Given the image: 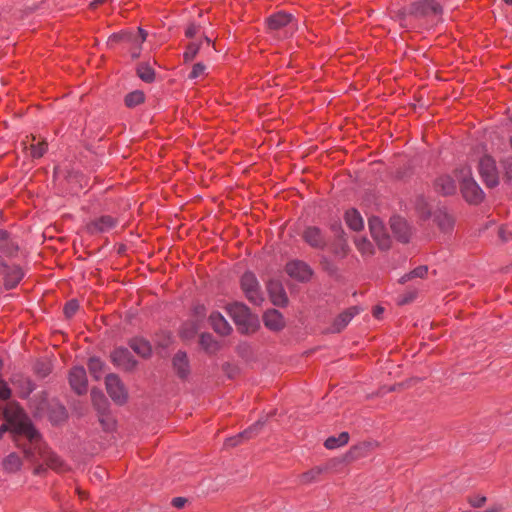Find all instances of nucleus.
I'll return each instance as SVG.
<instances>
[{
    "label": "nucleus",
    "instance_id": "29",
    "mask_svg": "<svg viewBox=\"0 0 512 512\" xmlns=\"http://www.w3.org/2000/svg\"><path fill=\"white\" fill-rule=\"evenodd\" d=\"M130 347L135 353L144 358L149 357L152 352L149 342L144 339L135 338L131 340Z\"/></svg>",
    "mask_w": 512,
    "mask_h": 512
},
{
    "label": "nucleus",
    "instance_id": "6",
    "mask_svg": "<svg viewBox=\"0 0 512 512\" xmlns=\"http://www.w3.org/2000/svg\"><path fill=\"white\" fill-rule=\"evenodd\" d=\"M457 173L463 198L470 204L480 203L484 198V192L472 177L471 169L465 167Z\"/></svg>",
    "mask_w": 512,
    "mask_h": 512
},
{
    "label": "nucleus",
    "instance_id": "49",
    "mask_svg": "<svg viewBox=\"0 0 512 512\" xmlns=\"http://www.w3.org/2000/svg\"><path fill=\"white\" fill-rule=\"evenodd\" d=\"M91 397L95 405H100V402L106 403L105 396L101 392H97L95 389L91 391Z\"/></svg>",
    "mask_w": 512,
    "mask_h": 512
},
{
    "label": "nucleus",
    "instance_id": "52",
    "mask_svg": "<svg viewBox=\"0 0 512 512\" xmlns=\"http://www.w3.org/2000/svg\"><path fill=\"white\" fill-rule=\"evenodd\" d=\"M187 502V499L186 498H183V497H176L172 500V505L175 507V508H183L185 506Z\"/></svg>",
    "mask_w": 512,
    "mask_h": 512
},
{
    "label": "nucleus",
    "instance_id": "3",
    "mask_svg": "<svg viewBox=\"0 0 512 512\" xmlns=\"http://www.w3.org/2000/svg\"><path fill=\"white\" fill-rule=\"evenodd\" d=\"M368 228L372 239L381 250L390 248L391 231L395 238L402 243H407L412 235L410 226H368Z\"/></svg>",
    "mask_w": 512,
    "mask_h": 512
},
{
    "label": "nucleus",
    "instance_id": "41",
    "mask_svg": "<svg viewBox=\"0 0 512 512\" xmlns=\"http://www.w3.org/2000/svg\"><path fill=\"white\" fill-rule=\"evenodd\" d=\"M128 37L129 42H132L134 44H142L147 38V32L144 31L142 28H139L137 35L128 34Z\"/></svg>",
    "mask_w": 512,
    "mask_h": 512
},
{
    "label": "nucleus",
    "instance_id": "22",
    "mask_svg": "<svg viewBox=\"0 0 512 512\" xmlns=\"http://www.w3.org/2000/svg\"><path fill=\"white\" fill-rule=\"evenodd\" d=\"M173 369L177 376L186 379L190 374V366L187 354L184 351H178L172 359Z\"/></svg>",
    "mask_w": 512,
    "mask_h": 512
},
{
    "label": "nucleus",
    "instance_id": "2",
    "mask_svg": "<svg viewBox=\"0 0 512 512\" xmlns=\"http://www.w3.org/2000/svg\"><path fill=\"white\" fill-rule=\"evenodd\" d=\"M4 417L7 423L0 426V439H2L5 432L10 431L15 445L22 450L24 457L29 462H35L37 460L36 454L31 450V447H28L26 435L14 430L17 422H23L25 420L32 423L31 420L24 413L23 409L16 404H8L5 407Z\"/></svg>",
    "mask_w": 512,
    "mask_h": 512
},
{
    "label": "nucleus",
    "instance_id": "27",
    "mask_svg": "<svg viewBox=\"0 0 512 512\" xmlns=\"http://www.w3.org/2000/svg\"><path fill=\"white\" fill-rule=\"evenodd\" d=\"M1 465L5 473L11 474L20 471L23 462L21 457L17 453L12 452L8 454L5 458H3Z\"/></svg>",
    "mask_w": 512,
    "mask_h": 512
},
{
    "label": "nucleus",
    "instance_id": "46",
    "mask_svg": "<svg viewBox=\"0 0 512 512\" xmlns=\"http://www.w3.org/2000/svg\"><path fill=\"white\" fill-rule=\"evenodd\" d=\"M205 69H206L205 65H203L202 63H196L193 66L192 71L189 74V78L195 79V78L203 75L205 72Z\"/></svg>",
    "mask_w": 512,
    "mask_h": 512
},
{
    "label": "nucleus",
    "instance_id": "33",
    "mask_svg": "<svg viewBox=\"0 0 512 512\" xmlns=\"http://www.w3.org/2000/svg\"><path fill=\"white\" fill-rule=\"evenodd\" d=\"M322 472L323 469L321 467H313L312 469L300 474L299 481L301 484H310L317 481Z\"/></svg>",
    "mask_w": 512,
    "mask_h": 512
},
{
    "label": "nucleus",
    "instance_id": "16",
    "mask_svg": "<svg viewBox=\"0 0 512 512\" xmlns=\"http://www.w3.org/2000/svg\"><path fill=\"white\" fill-rule=\"evenodd\" d=\"M359 311L360 310L357 306H352L344 310L333 320L332 325L329 328V332H341L350 323V321L359 313Z\"/></svg>",
    "mask_w": 512,
    "mask_h": 512
},
{
    "label": "nucleus",
    "instance_id": "13",
    "mask_svg": "<svg viewBox=\"0 0 512 512\" xmlns=\"http://www.w3.org/2000/svg\"><path fill=\"white\" fill-rule=\"evenodd\" d=\"M294 17L291 14H288L283 11H279L277 13H274L270 15L266 19V25L269 32L278 31L284 27H287L289 25H293Z\"/></svg>",
    "mask_w": 512,
    "mask_h": 512
},
{
    "label": "nucleus",
    "instance_id": "18",
    "mask_svg": "<svg viewBox=\"0 0 512 512\" xmlns=\"http://www.w3.org/2000/svg\"><path fill=\"white\" fill-rule=\"evenodd\" d=\"M358 234L354 238L355 246L363 257H371L374 255L375 250L372 242L365 234H361L364 226H351Z\"/></svg>",
    "mask_w": 512,
    "mask_h": 512
},
{
    "label": "nucleus",
    "instance_id": "43",
    "mask_svg": "<svg viewBox=\"0 0 512 512\" xmlns=\"http://www.w3.org/2000/svg\"><path fill=\"white\" fill-rule=\"evenodd\" d=\"M468 502L472 507L480 508L486 503V497L480 495L469 496Z\"/></svg>",
    "mask_w": 512,
    "mask_h": 512
},
{
    "label": "nucleus",
    "instance_id": "31",
    "mask_svg": "<svg viewBox=\"0 0 512 512\" xmlns=\"http://www.w3.org/2000/svg\"><path fill=\"white\" fill-rule=\"evenodd\" d=\"M428 274V267L426 265H421L413 269L407 274H404L400 279L399 282L401 284H405L406 282L414 279V278H425Z\"/></svg>",
    "mask_w": 512,
    "mask_h": 512
},
{
    "label": "nucleus",
    "instance_id": "42",
    "mask_svg": "<svg viewBox=\"0 0 512 512\" xmlns=\"http://www.w3.org/2000/svg\"><path fill=\"white\" fill-rule=\"evenodd\" d=\"M78 308H79V305L76 300H71V301L67 302L66 305L64 306V313H65L66 317H68V318L72 317L77 312Z\"/></svg>",
    "mask_w": 512,
    "mask_h": 512
},
{
    "label": "nucleus",
    "instance_id": "32",
    "mask_svg": "<svg viewBox=\"0 0 512 512\" xmlns=\"http://www.w3.org/2000/svg\"><path fill=\"white\" fill-rule=\"evenodd\" d=\"M30 154L33 158H40L47 151V143L45 140L36 142V137L31 136Z\"/></svg>",
    "mask_w": 512,
    "mask_h": 512
},
{
    "label": "nucleus",
    "instance_id": "61",
    "mask_svg": "<svg viewBox=\"0 0 512 512\" xmlns=\"http://www.w3.org/2000/svg\"><path fill=\"white\" fill-rule=\"evenodd\" d=\"M49 372H50L49 368L44 369V372L41 374L42 377H45L46 375H48Z\"/></svg>",
    "mask_w": 512,
    "mask_h": 512
},
{
    "label": "nucleus",
    "instance_id": "58",
    "mask_svg": "<svg viewBox=\"0 0 512 512\" xmlns=\"http://www.w3.org/2000/svg\"><path fill=\"white\" fill-rule=\"evenodd\" d=\"M101 224H103V225L113 224V220L110 217H104V218H102Z\"/></svg>",
    "mask_w": 512,
    "mask_h": 512
},
{
    "label": "nucleus",
    "instance_id": "45",
    "mask_svg": "<svg viewBox=\"0 0 512 512\" xmlns=\"http://www.w3.org/2000/svg\"><path fill=\"white\" fill-rule=\"evenodd\" d=\"M497 234L502 242H507L512 239V232L507 229V226H499Z\"/></svg>",
    "mask_w": 512,
    "mask_h": 512
},
{
    "label": "nucleus",
    "instance_id": "50",
    "mask_svg": "<svg viewBox=\"0 0 512 512\" xmlns=\"http://www.w3.org/2000/svg\"><path fill=\"white\" fill-rule=\"evenodd\" d=\"M129 37H128V33H124V34H113L112 36L109 37L108 39V45L112 46L113 43H116L120 40H126L128 41Z\"/></svg>",
    "mask_w": 512,
    "mask_h": 512
},
{
    "label": "nucleus",
    "instance_id": "11",
    "mask_svg": "<svg viewBox=\"0 0 512 512\" xmlns=\"http://www.w3.org/2000/svg\"><path fill=\"white\" fill-rule=\"evenodd\" d=\"M69 383L78 395H83L87 392V376L83 367H74L69 373Z\"/></svg>",
    "mask_w": 512,
    "mask_h": 512
},
{
    "label": "nucleus",
    "instance_id": "14",
    "mask_svg": "<svg viewBox=\"0 0 512 512\" xmlns=\"http://www.w3.org/2000/svg\"><path fill=\"white\" fill-rule=\"evenodd\" d=\"M112 362L127 371L133 370L136 366V361L133 359L130 351L126 348H116L111 354Z\"/></svg>",
    "mask_w": 512,
    "mask_h": 512
},
{
    "label": "nucleus",
    "instance_id": "15",
    "mask_svg": "<svg viewBox=\"0 0 512 512\" xmlns=\"http://www.w3.org/2000/svg\"><path fill=\"white\" fill-rule=\"evenodd\" d=\"M303 238L314 248H323L328 242L326 233H323L317 226H308L303 232Z\"/></svg>",
    "mask_w": 512,
    "mask_h": 512
},
{
    "label": "nucleus",
    "instance_id": "62",
    "mask_svg": "<svg viewBox=\"0 0 512 512\" xmlns=\"http://www.w3.org/2000/svg\"><path fill=\"white\" fill-rule=\"evenodd\" d=\"M1 221H5V219H4V215H3V213H2V212H0V222H1Z\"/></svg>",
    "mask_w": 512,
    "mask_h": 512
},
{
    "label": "nucleus",
    "instance_id": "24",
    "mask_svg": "<svg viewBox=\"0 0 512 512\" xmlns=\"http://www.w3.org/2000/svg\"><path fill=\"white\" fill-rule=\"evenodd\" d=\"M263 322L267 328L279 331L284 327L283 315L276 309L268 310L263 315Z\"/></svg>",
    "mask_w": 512,
    "mask_h": 512
},
{
    "label": "nucleus",
    "instance_id": "17",
    "mask_svg": "<svg viewBox=\"0 0 512 512\" xmlns=\"http://www.w3.org/2000/svg\"><path fill=\"white\" fill-rule=\"evenodd\" d=\"M264 423V421L259 420L255 424L250 426L248 429L239 433L238 435L227 438L224 442V446L227 448H233L241 444L243 440H248L252 438L259 432V430L263 427Z\"/></svg>",
    "mask_w": 512,
    "mask_h": 512
},
{
    "label": "nucleus",
    "instance_id": "47",
    "mask_svg": "<svg viewBox=\"0 0 512 512\" xmlns=\"http://www.w3.org/2000/svg\"><path fill=\"white\" fill-rule=\"evenodd\" d=\"M503 165L505 168V175L507 181L512 184V159L508 158L503 161Z\"/></svg>",
    "mask_w": 512,
    "mask_h": 512
},
{
    "label": "nucleus",
    "instance_id": "21",
    "mask_svg": "<svg viewBox=\"0 0 512 512\" xmlns=\"http://www.w3.org/2000/svg\"><path fill=\"white\" fill-rule=\"evenodd\" d=\"M442 12V6L437 0H422L413 3L411 6V13L417 16H425L429 13L439 14Z\"/></svg>",
    "mask_w": 512,
    "mask_h": 512
},
{
    "label": "nucleus",
    "instance_id": "38",
    "mask_svg": "<svg viewBox=\"0 0 512 512\" xmlns=\"http://www.w3.org/2000/svg\"><path fill=\"white\" fill-rule=\"evenodd\" d=\"M346 224H363V218L356 209H349L345 213Z\"/></svg>",
    "mask_w": 512,
    "mask_h": 512
},
{
    "label": "nucleus",
    "instance_id": "30",
    "mask_svg": "<svg viewBox=\"0 0 512 512\" xmlns=\"http://www.w3.org/2000/svg\"><path fill=\"white\" fill-rule=\"evenodd\" d=\"M349 441V434L341 432L338 436H330L325 440L324 446L327 449H336L346 445Z\"/></svg>",
    "mask_w": 512,
    "mask_h": 512
},
{
    "label": "nucleus",
    "instance_id": "35",
    "mask_svg": "<svg viewBox=\"0 0 512 512\" xmlns=\"http://www.w3.org/2000/svg\"><path fill=\"white\" fill-rule=\"evenodd\" d=\"M103 367H104V364H103V362L99 358L92 357V358L89 359L88 369H89L90 374L96 380L100 379V377H101V375L103 373Z\"/></svg>",
    "mask_w": 512,
    "mask_h": 512
},
{
    "label": "nucleus",
    "instance_id": "20",
    "mask_svg": "<svg viewBox=\"0 0 512 512\" xmlns=\"http://www.w3.org/2000/svg\"><path fill=\"white\" fill-rule=\"evenodd\" d=\"M270 299L275 306L285 307L288 304V296L282 284L278 281H270L267 285Z\"/></svg>",
    "mask_w": 512,
    "mask_h": 512
},
{
    "label": "nucleus",
    "instance_id": "39",
    "mask_svg": "<svg viewBox=\"0 0 512 512\" xmlns=\"http://www.w3.org/2000/svg\"><path fill=\"white\" fill-rule=\"evenodd\" d=\"M377 446L378 444L376 442L365 441L354 446L352 449L354 451H359V453L363 455L374 450Z\"/></svg>",
    "mask_w": 512,
    "mask_h": 512
},
{
    "label": "nucleus",
    "instance_id": "28",
    "mask_svg": "<svg viewBox=\"0 0 512 512\" xmlns=\"http://www.w3.org/2000/svg\"><path fill=\"white\" fill-rule=\"evenodd\" d=\"M199 343L201 347L209 354H215L221 348L220 343L216 341L214 337L209 333L201 334Z\"/></svg>",
    "mask_w": 512,
    "mask_h": 512
},
{
    "label": "nucleus",
    "instance_id": "59",
    "mask_svg": "<svg viewBox=\"0 0 512 512\" xmlns=\"http://www.w3.org/2000/svg\"><path fill=\"white\" fill-rule=\"evenodd\" d=\"M137 45H138L137 50H135V51L132 53V57H134V58L139 57V54H140V46H141V44H137Z\"/></svg>",
    "mask_w": 512,
    "mask_h": 512
},
{
    "label": "nucleus",
    "instance_id": "23",
    "mask_svg": "<svg viewBox=\"0 0 512 512\" xmlns=\"http://www.w3.org/2000/svg\"><path fill=\"white\" fill-rule=\"evenodd\" d=\"M434 190L443 195H452L456 191L455 181L449 175H442L435 179Z\"/></svg>",
    "mask_w": 512,
    "mask_h": 512
},
{
    "label": "nucleus",
    "instance_id": "36",
    "mask_svg": "<svg viewBox=\"0 0 512 512\" xmlns=\"http://www.w3.org/2000/svg\"><path fill=\"white\" fill-rule=\"evenodd\" d=\"M145 96L142 91L135 90L125 97V104L129 108L136 107L137 105L144 102Z\"/></svg>",
    "mask_w": 512,
    "mask_h": 512
},
{
    "label": "nucleus",
    "instance_id": "40",
    "mask_svg": "<svg viewBox=\"0 0 512 512\" xmlns=\"http://www.w3.org/2000/svg\"><path fill=\"white\" fill-rule=\"evenodd\" d=\"M199 51V44L192 42L188 45L186 51L184 52L185 61H191Z\"/></svg>",
    "mask_w": 512,
    "mask_h": 512
},
{
    "label": "nucleus",
    "instance_id": "19",
    "mask_svg": "<svg viewBox=\"0 0 512 512\" xmlns=\"http://www.w3.org/2000/svg\"><path fill=\"white\" fill-rule=\"evenodd\" d=\"M3 281L6 289H12L18 285L24 276L22 268L18 265H3Z\"/></svg>",
    "mask_w": 512,
    "mask_h": 512
},
{
    "label": "nucleus",
    "instance_id": "44",
    "mask_svg": "<svg viewBox=\"0 0 512 512\" xmlns=\"http://www.w3.org/2000/svg\"><path fill=\"white\" fill-rule=\"evenodd\" d=\"M416 296H417L416 290L407 291L405 294H403L399 298L398 303L400 305L408 304V303L412 302L416 298Z\"/></svg>",
    "mask_w": 512,
    "mask_h": 512
},
{
    "label": "nucleus",
    "instance_id": "64",
    "mask_svg": "<svg viewBox=\"0 0 512 512\" xmlns=\"http://www.w3.org/2000/svg\"><path fill=\"white\" fill-rule=\"evenodd\" d=\"M2 366H3V363H2V361L0 360V370L2 369Z\"/></svg>",
    "mask_w": 512,
    "mask_h": 512
},
{
    "label": "nucleus",
    "instance_id": "4",
    "mask_svg": "<svg viewBox=\"0 0 512 512\" xmlns=\"http://www.w3.org/2000/svg\"><path fill=\"white\" fill-rule=\"evenodd\" d=\"M415 208L423 221H431L436 224H452L456 221L454 213L445 206H432L422 195L417 197Z\"/></svg>",
    "mask_w": 512,
    "mask_h": 512
},
{
    "label": "nucleus",
    "instance_id": "55",
    "mask_svg": "<svg viewBox=\"0 0 512 512\" xmlns=\"http://www.w3.org/2000/svg\"><path fill=\"white\" fill-rule=\"evenodd\" d=\"M35 465L36 466H35L34 471H33V473L35 475H40L41 473L46 471V468L44 467L43 464H39V462H37Z\"/></svg>",
    "mask_w": 512,
    "mask_h": 512
},
{
    "label": "nucleus",
    "instance_id": "8",
    "mask_svg": "<svg viewBox=\"0 0 512 512\" xmlns=\"http://www.w3.org/2000/svg\"><path fill=\"white\" fill-rule=\"evenodd\" d=\"M105 385L108 395L116 404L123 405L127 402L128 392L118 375L108 374L105 378Z\"/></svg>",
    "mask_w": 512,
    "mask_h": 512
},
{
    "label": "nucleus",
    "instance_id": "51",
    "mask_svg": "<svg viewBox=\"0 0 512 512\" xmlns=\"http://www.w3.org/2000/svg\"><path fill=\"white\" fill-rule=\"evenodd\" d=\"M320 264L322 268L327 271L329 274H332L335 272L336 268L328 261L327 258L323 257L320 261Z\"/></svg>",
    "mask_w": 512,
    "mask_h": 512
},
{
    "label": "nucleus",
    "instance_id": "7",
    "mask_svg": "<svg viewBox=\"0 0 512 512\" xmlns=\"http://www.w3.org/2000/svg\"><path fill=\"white\" fill-rule=\"evenodd\" d=\"M240 285L246 298L253 304L259 305L263 296L256 276L252 272H245L240 280Z\"/></svg>",
    "mask_w": 512,
    "mask_h": 512
},
{
    "label": "nucleus",
    "instance_id": "12",
    "mask_svg": "<svg viewBox=\"0 0 512 512\" xmlns=\"http://www.w3.org/2000/svg\"><path fill=\"white\" fill-rule=\"evenodd\" d=\"M331 231L336 238L331 244V252L336 258L343 259L348 255L350 248L343 238L341 226H331Z\"/></svg>",
    "mask_w": 512,
    "mask_h": 512
},
{
    "label": "nucleus",
    "instance_id": "56",
    "mask_svg": "<svg viewBox=\"0 0 512 512\" xmlns=\"http://www.w3.org/2000/svg\"><path fill=\"white\" fill-rule=\"evenodd\" d=\"M205 311H206V309H205V307L203 305L197 306L195 308V313L197 315H200V316H204L205 315Z\"/></svg>",
    "mask_w": 512,
    "mask_h": 512
},
{
    "label": "nucleus",
    "instance_id": "5",
    "mask_svg": "<svg viewBox=\"0 0 512 512\" xmlns=\"http://www.w3.org/2000/svg\"><path fill=\"white\" fill-rule=\"evenodd\" d=\"M226 309L240 333L250 334L257 330L258 319L256 316L252 315L246 305L235 302L228 305Z\"/></svg>",
    "mask_w": 512,
    "mask_h": 512
},
{
    "label": "nucleus",
    "instance_id": "53",
    "mask_svg": "<svg viewBox=\"0 0 512 512\" xmlns=\"http://www.w3.org/2000/svg\"><path fill=\"white\" fill-rule=\"evenodd\" d=\"M198 27L195 25H191L186 30L187 37H194L198 33Z\"/></svg>",
    "mask_w": 512,
    "mask_h": 512
},
{
    "label": "nucleus",
    "instance_id": "25",
    "mask_svg": "<svg viewBox=\"0 0 512 512\" xmlns=\"http://www.w3.org/2000/svg\"><path fill=\"white\" fill-rule=\"evenodd\" d=\"M209 322L213 330L222 335H229L232 328L226 319L219 312H212L209 316Z\"/></svg>",
    "mask_w": 512,
    "mask_h": 512
},
{
    "label": "nucleus",
    "instance_id": "48",
    "mask_svg": "<svg viewBox=\"0 0 512 512\" xmlns=\"http://www.w3.org/2000/svg\"><path fill=\"white\" fill-rule=\"evenodd\" d=\"M11 396V390L7 384L0 380V398L3 400L9 399Z\"/></svg>",
    "mask_w": 512,
    "mask_h": 512
},
{
    "label": "nucleus",
    "instance_id": "60",
    "mask_svg": "<svg viewBox=\"0 0 512 512\" xmlns=\"http://www.w3.org/2000/svg\"><path fill=\"white\" fill-rule=\"evenodd\" d=\"M78 494H79V497L84 499L86 497V493L84 491H81L78 489Z\"/></svg>",
    "mask_w": 512,
    "mask_h": 512
},
{
    "label": "nucleus",
    "instance_id": "10",
    "mask_svg": "<svg viewBox=\"0 0 512 512\" xmlns=\"http://www.w3.org/2000/svg\"><path fill=\"white\" fill-rule=\"evenodd\" d=\"M286 273L299 282H308L313 276L312 268L302 260H291L285 266Z\"/></svg>",
    "mask_w": 512,
    "mask_h": 512
},
{
    "label": "nucleus",
    "instance_id": "9",
    "mask_svg": "<svg viewBox=\"0 0 512 512\" xmlns=\"http://www.w3.org/2000/svg\"><path fill=\"white\" fill-rule=\"evenodd\" d=\"M479 173L488 187H495L499 183L498 171L494 159L485 155L479 161Z\"/></svg>",
    "mask_w": 512,
    "mask_h": 512
},
{
    "label": "nucleus",
    "instance_id": "63",
    "mask_svg": "<svg viewBox=\"0 0 512 512\" xmlns=\"http://www.w3.org/2000/svg\"><path fill=\"white\" fill-rule=\"evenodd\" d=\"M505 3L512 5V0H504Z\"/></svg>",
    "mask_w": 512,
    "mask_h": 512
},
{
    "label": "nucleus",
    "instance_id": "54",
    "mask_svg": "<svg viewBox=\"0 0 512 512\" xmlns=\"http://www.w3.org/2000/svg\"><path fill=\"white\" fill-rule=\"evenodd\" d=\"M237 349H238V352H239V354H240V355H244V354H246V353H249V352H250V346H249V345H247V344L239 345V346L237 347Z\"/></svg>",
    "mask_w": 512,
    "mask_h": 512
},
{
    "label": "nucleus",
    "instance_id": "34",
    "mask_svg": "<svg viewBox=\"0 0 512 512\" xmlns=\"http://www.w3.org/2000/svg\"><path fill=\"white\" fill-rule=\"evenodd\" d=\"M49 418L54 424H60L64 421H66V419L68 418V413H67L66 408L62 405H58V406L54 407L50 411Z\"/></svg>",
    "mask_w": 512,
    "mask_h": 512
},
{
    "label": "nucleus",
    "instance_id": "1",
    "mask_svg": "<svg viewBox=\"0 0 512 512\" xmlns=\"http://www.w3.org/2000/svg\"><path fill=\"white\" fill-rule=\"evenodd\" d=\"M14 430L26 435L28 447H31V450L36 454L37 458L35 462H32L33 464L42 460L48 468L56 472H65L68 470L63 460L48 449L42 441L40 433L35 429L32 423L25 420L23 422H17Z\"/></svg>",
    "mask_w": 512,
    "mask_h": 512
},
{
    "label": "nucleus",
    "instance_id": "57",
    "mask_svg": "<svg viewBox=\"0 0 512 512\" xmlns=\"http://www.w3.org/2000/svg\"><path fill=\"white\" fill-rule=\"evenodd\" d=\"M381 313H383V308L380 306H376L373 310V315L375 317H379Z\"/></svg>",
    "mask_w": 512,
    "mask_h": 512
},
{
    "label": "nucleus",
    "instance_id": "37",
    "mask_svg": "<svg viewBox=\"0 0 512 512\" xmlns=\"http://www.w3.org/2000/svg\"><path fill=\"white\" fill-rule=\"evenodd\" d=\"M137 74L145 82H152L154 80V70L148 64H140L137 68Z\"/></svg>",
    "mask_w": 512,
    "mask_h": 512
},
{
    "label": "nucleus",
    "instance_id": "26",
    "mask_svg": "<svg viewBox=\"0 0 512 512\" xmlns=\"http://www.w3.org/2000/svg\"><path fill=\"white\" fill-rule=\"evenodd\" d=\"M0 250L9 257L15 256L19 250L18 244L9 239V234L4 229H0Z\"/></svg>",
    "mask_w": 512,
    "mask_h": 512
}]
</instances>
